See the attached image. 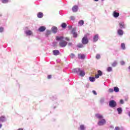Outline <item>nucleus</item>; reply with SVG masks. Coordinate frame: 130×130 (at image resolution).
<instances>
[{
	"mask_svg": "<svg viewBox=\"0 0 130 130\" xmlns=\"http://www.w3.org/2000/svg\"><path fill=\"white\" fill-rule=\"evenodd\" d=\"M72 73L77 74L79 76H80V77H85V75H86L85 71L79 68L73 69Z\"/></svg>",
	"mask_w": 130,
	"mask_h": 130,
	"instance_id": "1",
	"label": "nucleus"
},
{
	"mask_svg": "<svg viewBox=\"0 0 130 130\" xmlns=\"http://www.w3.org/2000/svg\"><path fill=\"white\" fill-rule=\"evenodd\" d=\"M24 34L26 36H33V31L30 29H28V27L25 28Z\"/></svg>",
	"mask_w": 130,
	"mask_h": 130,
	"instance_id": "2",
	"label": "nucleus"
},
{
	"mask_svg": "<svg viewBox=\"0 0 130 130\" xmlns=\"http://www.w3.org/2000/svg\"><path fill=\"white\" fill-rule=\"evenodd\" d=\"M109 105L110 107H111V108H114V107H116V105H117V104H116V102H115V101L111 100L109 101Z\"/></svg>",
	"mask_w": 130,
	"mask_h": 130,
	"instance_id": "3",
	"label": "nucleus"
},
{
	"mask_svg": "<svg viewBox=\"0 0 130 130\" xmlns=\"http://www.w3.org/2000/svg\"><path fill=\"white\" fill-rule=\"evenodd\" d=\"M105 124H106V120H105V119L99 120L98 122V125H99V126H103Z\"/></svg>",
	"mask_w": 130,
	"mask_h": 130,
	"instance_id": "4",
	"label": "nucleus"
},
{
	"mask_svg": "<svg viewBox=\"0 0 130 130\" xmlns=\"http://www.w3.org/2000/svg\"><path fill=\"white\" fill-rule=\"evenodd\" d=\"M81 42L82 44H84V45H86V44H88V43H89V40H88L87 36H85L82 38Z\"/></svg>",
	"mask_w": 130,
	"mask_h": 130,
	"instance_id": "5",
	"label": "nucleus"
},
{
	"mask_svg": "<svg viewBox=\"0 0 130 130\" xmlns=\"http://www.w3.org/2000/svg\"><path fill=\"white\" fill-rule=\"evenodd\" d=\"M95 117L96 118H98L99 120H101L102 119H104V117L103 116V115L98 113L95 114Z\"/></svg>",
	"mask_w": 130,
	"mask_h": 130,
	"instance_id": "6",
	"label": "nucleus"
},
{
	"mask_svg": "<svg viewBox=\"0 0 130 130\" xmlns=\"http://www.w3.org/2000/svg\"><path fill=\"white\" fill-rule=\"evenodd\" d=\"M119 26L120 28V29H125L126 28V25H125V23H124V22L121 21L119 23Z\"/></svg>",
	"mask_w": 130,
	"mask_h": 130,
	"instance_id": "7",
	"label": "nucleus"
},
{
	"mask_svg": "<svg viewBox=\"0 0 130 130\" xmlns=\"http://www.w3.org/2000/svg\"><path fill=\"white\" fill-rule=\"evenodd\" d=\"M68 45V42H66L65 41H62L59 42V45L61 47H66Z\"/></svg>",
	"mask_w": 130,
	"mask_h": 130,
	"instance_id": "8",
	"label": "nucleus"
},
{
	"mask_svg": "<svg viewBox=\"0 0 130 130\" xmlns=\"http://www.w3.org/2000/svg\"><path fill=\"white\" fill-rule=\"evenodd\" d=\"M71 33L73 34V37L75 38H77V37H78V33L76 32V28L72 29Z\"/></svg>",
	"mask_w": 130,
	"mask_h": 130,
	"instance_id": "9",
	"label": "nucleus"
},
{
	"mask_svg": "<svg viewBox=\"0 0 130 130\" xmlns=\"http://www.w3.org/2000/svg\"><path fill=\"white\" fill-rule=\"evenodd\" d=\"M99 40V35L96 34L93 36V42H97Z\"/></svg>",
	"mask_w": 130,
	"mask_h": 130,
	"instance_id": "10",
	"label": "nucleus"
},
{
	"mask_svg": "<svg viewBox=\"0 0 130 130\" xmlns=\"http://www.w3.org/2000/svg\"><path fill=\"white\" fill-rule=\"evenodd\" d=\"M51 31L54 34H56L57 33V27L55 26H53L51 28Z\"/></svg>",
	"mask_w": 130,
	"mask_h": 130,
	"instance_id": "11",
	"label": "nucleus"
},
{
	"mask_svg": "<svg viewBox=\"0 0 130 130\" xmlns=\"http://www.w3.org/2000/svg\"><path fill=\"white\" fill-rule=\"evenodd\" d=\"M86 56L84 54H78V58L79 59H84Z\"/></svg>",
	"mask_w": 130,
	"mask_h": 130,
	"instance_id": "12",
	"label": "nucleus"
},
{
	"mask_svg": "<svg viewBox=\"0 0 130 130\" xmlns=\"http://www.w3.org/2000/svg\"><path fill=\"white\" fill-rule=\"evenodd\" d=\"M39 32H44L46 30V27L45 26H41L38 29Z\"/></svg>",
	"mask_w": 130,
	"mask_h": 130,
	"instance_id": "13",
	"label": "nucleus"
},
{
	"mask_svg": "<svg viewBox=\"0 0 130 130\" xmlns=\"http://www.w3.org/2000/svg\"><path fill=\"white\" fill-rule=\"evenodd\" d=\"M86 127L84 124H81L80 125V126L78 128V129L79 130H86Z\"/></svg>",
	"mask_w": 130,
	"mask_h": 130,
	"instance_id": "14",
	"label": "nucleus"
},
{
	"mask_svg": "<svg viewBox=\"0 0 130 130\" xmlns=\"http://www.w3.org/2000/svg\"><path fill=\"white\" fill-rule=\"evenodd\" d=\"M114 18H118L119 17V13H117L116 11H114L113 14Z\"/></svg>",
	"mask_w": 130,
	"mask_h": 130,
	"instance_id": "15",
	"label": "nucleus"
},
{
	"mask_svg": "<svg viewBox=\"0 0 130 130\" xmlns=\"http://www.w3.org/2000/svg\"><path fill=\"white\" fill-rule=\"evenodd\" d=\"M117 33L120 36H122L123 35V30L121 29H119L117 31Z\"/></svg>",
	"mask_w": 130,
	"mask_h": 130,
	"instance_id": "16",
	"label": "nucleus"
},
{
	"mask_svg": "<svg viewBox=\"0 0 130 130\" xmlns=\"http://www.w3.org/2000/svg\"><path fill=\"white\" fill-rule=\"evenodd\" d=\"M0 121L1 122H5V121H6V117L5 116L0 117Z\"/></svg>",
	"mask_w": 130,
	"mask_h": 130,
	"instance_id": "17",
	"label": "nucleus"
},
{
	"mask_svg": "<svg viewBox=\"0 0 130 130\" xmlns=\"http://www.w3.org/2000/svg\"><path fill=\"white\" fill-rule=\"evenodd\" d=\"M51 34V30H46V33H45V36L47 37H48V36H49V35H50Z\"/></svg>",
	"mask_w": 130,
	"mask_h": 130,
	"instance_id": "18",
	"label": "nucleus"
},
{
	"mask_svg": "<svg viewBox=\"0 0 130 130\" xmlns=\"http://www.w3.org/2000/svg\"><path fill=\"white\" fill-rule=\"evenodd\" d=\"M53 54L54 55H58L59 54V51L57 50H54L53 51Z\"/></svg>",
	"mask_w": 130,
	"mask_h": 130,
	"instance_id": "19",
	"label": "nucleus"
},
{
	"mask_svg": "<svg viewBox=\"0 0 130 130\" xmlns=\"http://www.w3.org/2000/svg\"><path fill=\"white\" fill-rule=\"evenodd\" d=\"M72 11L74 13H76V12H78V6H74L72 8Z\"/></svg>",
	"mask_w": 130,
	"mask_h": 130,
	"instance_id": "20",
	"label": "nucleus"
},
{
	"mask_svg": "<svg viewBox=\"0 0 130 130\" xmlns=\"http://www.w3.org/2000/svg\"><path fill=\"white\" fill-rule=\"evenodd\" d=\"M117 111L118 112V114H121L122 113V108H118L117 109Z\"/></svg>",
	"mask_w": 130,
	"mask_h": 130,
	"instance_id": "21",
	"label": "nucleus"
},
{
	"mask_svg": "<svg viewBox=\"0 0 130 130\" xmlns=\"http://www.w3.org/2000/svg\"><path fill=\"white\" fill-rule=\"evenodd\" d=\"M100 102L101 104H104V102H105V98H102L100 99Z\"/></svg>",
	"mask_w": 130,
	"mask_h": 130,
	"instance_id": "22",
	"label": "nucleus"
},
{
	"mask_svg": "<svg viewBox=\"0 0 130 130\" xmlns=\"http://www.w3.org/2000/svg\"><path fill=\"white\" fill-rule=\"evenodd\" d=\"M38 18H41L43 17V13L42 12H39L37 15Z\"/></svg>",
	"mask_w": 130,
	"mask_h": 130,
	"instance_id": "23",
	"label": "nucleus"
},
{
	"mask_svg": "<svg viewBox=\"0 0 130 130\" xmlns=\"http://www.w3.org/2000/svg\"><path fill=\"white\" fill-rule=\"evenodd\" d=\"M85 45L84 44H83V43L82 44H78L77 45V47H78L79 48H83L85 47Z\"/></svg>",
	"mask_w": 130,
	"mask_h": 130,
	"instance_id": "24",
	"label": "nucleus"
},
{
	"mask_svg": "<svg viewBox=\"0 0 130 130\" xmlns=\"http://www.w3.org/2000/svg\"><path fill=\"white\" fill-rule=\"evenodd\" d=\"M112 71H113L112 67H109L107 68V72H108V73H110L112 72Z\"/></svg>",
	"mask_w": 130,
	"mask_h": 130,
	"instance_id": "25",
	"label": "nucleus"
},
{
	"mask_svg": "<svg viewBox=\"0 0 130 130\" xmlns=\"http://www.w3.org/2000/svg\"><path fill=\"white\" fill-rule=\"evenodd\" d=\"M114 91L116 93H118L119 92V88L117 87H114Z\"/></svg>",
	"mask_w": 130,
	"mask_h": 130,
	"instance_id": "26",
	"label": "nucleus"
},
{
	"mask_svg": "<svg viewBox=\"0 0 130 130\" xmlns=\"http://www.w3.org/2000/svg\"><path fill=\"white\" fill-rule=\"evenodd\" d=\"M61 27L63 28V29H66L67 28V23L63 22L61 24Z\"/></svg>",
	"mask_w": 130,
	"mask_h": 130,
	"instance_id": "27",
	"label": "nucleus"
},
{
	"mask_svg": "<svg viewBox=\"0 0 130 130\" xmlns=\"http://www.w3.org/2000/svg\"><path fill=\"white\" fill-rule=\"evenodd\" d=\"M89 81H90V82H95V77H90L89 78Z\"/></svg>",
	"mask_w": 130,
	"mask_h": 130,
	"instance_id": "28",
	"label": "nucleus"
},
{
	"mask_svg": "<svg viewBox=\"0 0 130 130\" xmlns=\"http://www.w3.org/2000/svg\"><path fill=\"white\" fill-rule=\"evenodd\" d=\"M79 26H83L84 25V21L83 20H80L78 22Z\"/></svg>",
	"mask_w": 130,
	"mask_h": 130,
	"instance_id": "29",
	"label": "nucleus"
},
{
	"mask_svg": "<svg viewBox=\"0 0 130 130\" xmlns=\"http://www.w3.org/2000/svg\"><path fill=\"white\" fill-rule=\"evenodd\" d=\"M116 66H117V61H114L112 64V67H113V68H115Z\"/></svg>",
	"mask_w": 130,
	"mask_h": 130,
	"instance_id": "30",
	"label": "nucleus"
},
{
	"mask_svg": "<svg viewBox=\"0 0 130 130\" xmlns=\"http://www.w3.org/2000/svg\"><path fill=\"white\" fill-rule=\"evenodd\" d=\"M121 47L123 50H124V49H125V44H124V43H122L121 44Z\"/></svg>",
	"mask_w": 130,
	"mask_h": 130,
	"instance_id": "31",
	"label": "nucleus"
},
{
	"mask_svg": "<svg viewBox=\"0 0 130 130\" xmlns=\"http://www.w3.org/2000/svg\"><path fill=\"white\" fill-rule=\"evenodd\" d=\"M63 37H56V40H62Z\"/></svg>",
	"mask_w": 130,
	"mask_h": 130,
	"instance_id": "32",
	"label": "nucleus"
},
{
	"mask_svg": "<svg viewBox=\"0 0 130 130\" xmlns=\"http://www.w3.org/2000/svg\"><path fill=\"white\" fill-rule=\"evenodd\" d=\"M115 130H123V127H119L118 126H116L115 127Z\"/></svg>",
	"mask_w": 130,
	"mask_h": 130,
	"instance_id": "33",
	"label": "nucleus"
},
{
	"mask_svg": "<svg viewBox=\"0 0 130 130\" xmlns=\"http://www.w3.org/2000/svg\"><path fill=\"white\" fill-rule=\"evenodd\" d=\"M1 2L3 4H8V3H9V0H1Z\"/></svg>",
	"mask_w": 130,
	"mask_h": 130,
	"instance_id": "34",
	"label": "nucleus"
},
{
	"mask_svg": "<svg viewBox=\"0 0 130 130\" xmlns=\"http://www.w3.org/2000/svg\"><path fill=\"white\" fill-rule=\"evenodd\" d=\"M101 58V56H100V54H96V59H100V58Z\"/></svg>",
	"mask_w": 130,
	"mask_h": 130,
	"instance_id": "35",
	"label": "nucleus"
},
{
	"mask_svg": "<svg viewBox=\"0 0 130 130\" xmlns=\"http://www.w3.org/2000/svg\"><path fill=\"white\" fill-rule=\"evenodd\" d=\"M98 75H99L100 76H102L103 75L102 71L100 70H99L98 71Z\"/></svg>",
	"mask_w": 130,
	"mask_h": 130,
	"instance_id": "36",
	"label": "nucleus"
},
{
	"mask_svg": "<svg viewBox=\"0 0 130 130\" xmlns=\"http://www.w3.org/2000/svg\"><path fill=\"white\" fill-rule=\"evenodd\" d=\"M4 31V28L3 27H0V33H3Z\"/></svg>",
	"mask_w": 130,
	"mask_h": 130,
	"instance_id": "37",
	"label": "nucleus"
},
{
	"mask_svg": "<svg viewBox=\"0 0 130 130\" xmlns=\"http://www.w3.org/2000/svg\"><path fill=\"white\" fill-rule=\"evenodd\" d=\"M114 90L113 88H110L109 89V92H110V93H113V92H114Z\"/></svg>",
	"mask_w": 130,
	"mask_h": 130,
	"instance_id": "38",
	"label": "nucleus"
},
{
	"mask_svg": "<svg viewBox=\"0 0 130 130\" xmlns=\"http://www.w3.org/2000/svg\"><path fill=\"white\" fill-rule=\"evenodd\" d=\"M70 57H71V58H74V57H75V54L74 53H71L70 55Z\"/></svg>",
	"mask_w": 130,
	"mask_h": 130,
	"instance_id": "39",
	"label": "nucleus"
},
{
	"mask_svg": "<svg viewBox=\"0 0 130 130\" xmlns=\"http://www.w3.org/2000/svg\"><path fill=\"white\" fill-rule=\"evenodd\" d=\"M120 63L121 66H124V64L125 63V62H124V61H121Z\"/></svg>",
	"mask_w": 130,
	"mask_h": 130,
	"instance_id": "40",
	"label": "nucleus"
},
{
	"mask_svg": "<svg viewBox=\"0 0 130 130\" xmlns=\"http://www.w3.org/2000/svg\"><path fill=\"white\" fill-rule=\"evenodd\" d=\"M51 78H52V75H48L47 79H48V80H50V79H51Z\"/></svg>",
	"mask_w": 130,
	"mask_h": 130,
	"instance_id": "41",
	"label": "nucleus"
},
{
	"mask_svg": "<svg viewBox=\"0 0 130 130\" xmlns=\"http://www.w3.org/2000/svg\"><path fill=\"white\" fill-rule=\"evenodd\" d=\"M99 77H100V75H99V74H96V75H95V78L96 79H99Z\"/></svg>",
	"mask_w": 130,
	"mask_h": 130,
	"instance_id": "42",
	"label": "nucleus"
},
{
	"mask_svg": "<svg viewBox=\"0 0 130 130\" xmlns=\"http://www.w3.org/2000/svg\"><path fill=\"white\" fill-rule=\"evenodd\" d=\"M92 93L94 94V95H97V92L95 90H93Z\"/></svg>",
	"mask_w": 130,
	"mask_h": 130,
	"instance_id": "43",
	"label": "nucleus"
},
{
	"mask_svg": "<svg viewBox=\"0 0 130 130\" xmlns=\"http://www.w3.org/2000/svg\"><path fill=\"white\" fill-rule=\"evenodd\" d=\"M70 18H71V20H75V17L74 16H71Z\"/></svg>",
	"mask_w": 130,
	"mask_h": 130,
	"instance_id": "44",
	"label": "nucleus"
},
{
	"mask_svg": "<svg viewBox=\"0 0 130 130\" xmlns=\"http://www.w3.org/2000/svg\"><path fill=\"white\" fill-rule=\"evenodd\" d=\"M120 103H121V104H123V103H124V102H123V100H120Z\"/></svg>",
	"mask_w": 130,
	"mask_h": 130,
	"instance_id": "45",
	"label": "nucleus"
},
{
	"mask_svg": "<svg viewBox=\"0 0 130 130\" xmlns=\"http://www.w3.org/2000/svg\"><path fill=\"white\" fill-rule=\"evenodd\" d=\"M68 45H69V46H72V45H73V43H69Z\"/></svg>",
	"mask_w": 130,
	"mask_h": 130,
	"instance_id": "46",
	"label": "nucleus"
},
{
	"mask_svg": "<svg viewBox=\"0 0 130 130\" xmlns=\"http://www.w3.org/2000/svg\"><path fill=\"white\" fill-rule=\"evenodd\" d=\"M68 28L69 29H72V28H73V26L72 25H69Z\"/></svg>",
	"mask_w": 130,
	"mask_h": 130,
	"instance_id": "47",
	"label": "nucleus"
},
{
	"mask_svg": "<svg viewBox=\"0 0 130 130\" xmlns=\"http://www.w3.org/2000/svg\"><path fill=\"white\" fill-rule=\"evenodd\" d=\"M65 40H67V41H69L70 40L69 39V38H66Z\"/></svg>",
	"mask_w": 130,
	"mask_h": 130,
	"instance_id": "48",
	"label": "nucleus"
},
{
	"mask_svg": "<svg viewBox=\"0 0 130 130\" xmlns=\"http://www.w3.org/2000/svg\"><path fill=\"white\" fill-rule=\"evenodd\" d=\"M3 126V124H0V128H2V127Z\"/></svg>",
	"mask_w": 130,
	"mask_h": 130,
	"instance_id": "49",
	"label": "nucleus"
},
{
	"mask_svg": "<svg viewBox=\"0 0 130 130\" xmlns=\"http://www.w3.org/2000/svg\"><path fill=\"white\" fill-rule=\"evenodd\" d=\"M128 116H129V117H130V112H128Z\"/></svg>",
	"mask_w": 130,
	"mask_h": 130,
	"instance_id": "50",
	"label": "nucleus"
},
{
	"mask_svg": "<svg viewBox=\"0 0 130 130\" xmlns=\"http://www.w3.org/2000/svg\"><path fill=\"white\" fill-rule=\"evenodd\" d=\"M94 2H98L99 0H94Z\"/></svg>",
	"mask_w": 130,
	"mask_h": 130,
	"instance_id": "51",
	"label": "nucleus"
},
{
	"mask_svg": "<svg viewBox=\"0 0 130 130\" xmlns=\"http://www.w3.org/2000/svg\"><path fill=\"white\" fill-rule=\"evenodd\" d=\"M0 17H2V14H0Z\"/></svg>",
	"mask_w": 130,
	"mask_h": 130,
	"instance_id": "52",
	"label": "nucleus"
},
{
	"mask_svg": "<svg viewBox=\"0 0 130 130\" xmlns=\"http://www.w3.org/2000/svg\"><path fill=\"white\" fill-rule=\"evenodd\" d=\"M103 2V1H104V0H102Z\"/></svg>",
	"mask_w": 130,
	"mask_h": 130,
	"instance_id": "53",
	"label": "nucleus"
}]
</instances>
